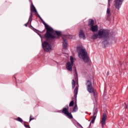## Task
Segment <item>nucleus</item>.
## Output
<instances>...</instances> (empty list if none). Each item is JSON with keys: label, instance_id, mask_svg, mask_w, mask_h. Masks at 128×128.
Segmentation results:
<instances>
[{"label": "nucleus", "instance_id": "obj_1", "mask_svg": "<svg viewBox=\"0 0 128 128\" xmlns=\"http://www.w3.org/2000/svg\"><path fill=\"white\" fill-rule=\"evenodd\" d=\"M46 28L47 30L46 33L45 34L46 38H56V34L58 36H60L62 34V32L59 31H54L52 27L48 26V25L45 24Z\"/></svg>", "mask_w": 128, "mask_h": 128}, {"label": "nucleus", "instance_id": "obj_2", "mask_svg": "<svg viewBox=\"0 0 128 128\" xmlns=\"http://www.w3.org/2000/svg\"><path fill=\"white\" fill-rule=\"evenodd\" d=\"M76 50L80 58L83 60L84 62H88L90 59L88 56V52L86 49H84V48L82 46H80L77 47Z\"/></svg>", "mask_w": 128, "mask_h": 128}, {"label": "nucleus", "instance_id": "obj_3", "mask_svg": "<svg viewBox=\"0 0 128 128\" xmlns=\"http://www.w3.org/2000/svg\"><path fill=\"white\" fill-rule=\"evenodd\" d=\"M110 34L108 31L104 29H100L98 30V34H94L92 38L93 40H96V38H108Z\"/></svg>", "mask_w": 128, "mask_h": 128}, {"label": "nucleus", "instance_id": "obj_4", "mask_svg": "<svg viewBox=\"0 0 128 128\" xmlns=\"http://www.w3.org/2000/svg\"><path fill=\"white\" fill-rule=\"evenodd\" d=\"M86 86H87V90H88V92L90 94L94 93V96H96V93L94 92V88H92V82L88 80L86 83Z\"/></svg>", "mask_w": 128, "mask_h": 128}, {"label": "nucleus", "instance_id": "obj_5", "mask_svg": "<svg viewBox=\"0 0 128 128\" xmlns=\"http://www.w3.org/2000/svg\"><path fill=\"white\" fill-rule=\"evenodd\" d=\"M42 48L45 52H50L52 50V47L50 42L48 41L44 42L42 43Z\"/></svg>", "mask_w": 128, "mask_h": 128}, {"label": "nucleus", "instance_id": "obj_6", "mask_svg": "<svg viewBox=\"0 0 128 128\" xmlns=\"http://www.w3.org/2000/svg\"><path fill=\"white\" fill-rule=\"evenodd\" d=\"M122 2H124V0H114V6L116 10H120V8Z\"/></svg>", "mask_w": 128, "mask_h": 128}, {"label": "nucleus", "instance_id": "obj_7", "mask_svg": "<svg viewBox=\"0 0 128 128\" xmlns=\"http://www.w3.org/2000/svg\"><path fill=\"white\" fill-rule=\"evenodd\" d=\"M62 112L66 114L68 118H72V115L68 112V106L67 108H64Z\"/></svg>", "mask_w": 128, "mask_h": 128}, {"label": "nucleus", "instance_id": "obj_8", "mask_svg": "<svg viewBox=\"0 0 128 128\" xmlns=\"http://www.w3.org/2000/svg\"><path fill=\"white\" fill-rule=\"evenodd\" d=\"M106 114H104L102 116V119L101 120V124L102 126V128H104V126H106Z\"/></svg>", "mask_w": 128, "mask_h": 128}, {"label": "nucleus", "instance_id": "obj_9", "mask_svg": "<svg viewBox=\"0 0 128 128\" xmlns=\"http://www.w3.org/2000/svg\"><path fill=\"white\" fill-rule=\"evenodd\" d=\"M72 66H74V64L68 62H67L66 64V68L68 70H69L70 72H72Z\"/></svg>", "mask_w": 128, "mask_h": 128}, {"label": "nucleus", "instance_id": "obj_10", "mask_svg": "<svg viewBox=\"0 0 128 128\" xmlns=\"http://www.w3.org/2000/svg\"><path fill=\"white\" fill-rule=\"evenodd\" d=\"M79 36L80 38L82 40H86V35L84 34V32L82 30H80L79 32Z\"/></svg>", "mask_w": 128, "mask_h": 128}, {"label": "nucleus", "instance_id": "obj_11", "mask_svg": "<svg viewBox=\"0 0 128 128\" xmlns=\"http://www.w3.org/2000/svg\"><path fill=\"white\" fill-rule=\"evenodd\" d=\"M90 30L94 32H98V25H96V26L92 25L90 27Z\"/></svg>", "mask_w": 128, "mask_h": 128}, {"label": "nucleus", "instance_id": "obj_12", "mask_svg": "<svg viewBox=\"0 0 128 128\" xmlns=\"http://www.w3.org/2000/svg\"><path fill=\"white\" fill-rule=\"evenodd\" d=\"M62 44L64 48H66L68 46V41H66V37H62Z\"/></svg>", "mask_w": 128, "mask_h": 128}, {"label": "nucleus", "instance_id": "obj_13", "mask_svg": "<svg viewBox=\"0 0 128 128\" xmlns=\"http://www.w3.org/2000/svg\"><path fill=\"white\" fill-rule=\"evenodd\" d=\"M30 10L32 12H36V14H38V11H36V8L32 4L30 6Z\"/></svg>", "mask_w": 128, "mask_h": 128}, {"label": "nucleus", "instance_id": "obj_14", "mask_svg": "<svg viewBox=\"0 0 128 128\" xmlns=\"http://www.w3.org/2000/svg\"><path fill=\"white\" fill-rule=\"evenodd\" d=\"M96 112H94L93 118H92V124L94 123V120H96Z\"/></svg>", "mask_w": 128, "mask_h": 128}, {"label": "nucleus", "instance_id": "obj_15", "mask_svg": "<svg viewBox=\"0 0 128 128\" xmlns=\"http://www.w3.org/2000/svg\"><path fill=\"white\" fill-rule=\"evenodd\" d=\"M78 84L77 86H76L74 91V96H76V95L78 94Z\"/></svg>", "mask_w": 128, "mask_h": 128}, {"label": "nucleus", "instance_id": "obj_16", "mask_svg": "<svg viewBox=\"0 0 128 128\" xmlns=\"http://www.w3.org/2000/svg\"><path fill=\"white\" fill-rule=\"evenodd\" d=\"M88 26H89L90 28L92 26H94V20H89V22H88Z\"/></svg>", "mask_w": 128, "mask_h": 128}, {"label": "nucleus", "instance_id": "obj_17", "mask_svg": "<svg viewBox=\"0 0 128 128\" xmlns=\"http://www.w3.org/2000/svg\"><path fill=\"white\" fill-rule=\"evenodd\" d=\"M74 58L72 56H70V64H74Z\"/></svg>", "mask_w": 128, "mask_h": 128}, {"label": "nucleus", "instance_id": "obj_18", "mask_svg": "<svg viewBox=\"0 0 128 128\" xmlns=\"http://www.w3.org/2000/svg\"><path fill=\"white\" fill-rule=\"evenodd\" d=\"M73 112H78V106L76 104L73 109Z\"/></svg>", "mask_w": 128, "mask_h": 128}, {"label": "nucleus", "instance_id": "obj_19", "mask_svg": "<svg viewBox=\"0 0 128 128\" xmlns=\"http://www.w3.org/2000/svg\"><path fill=\"white\" fill-rule=\"evenodd\" d=\"M72 87L74 88V86H76V82H74V80H72Z\"/></svg>", "mask_w": 128, "mask_h": 128}, {"label": "nucleus", "instance_id": "obj_20", "mask_svg": "<svg viewBox=\"0 0 128 128\" xmlns=\"http://www.w3.org/2000/svg\"><path fill=\"white\" fill-rule=\"evenodd\" d=\"M16 120H18V122H22V120L20 118H18Z\"/></svg>", "mask_w": 128, "mask_h": 128}, {"label": "nucleus", "instance_id": "obj_21", "mask_svg": "<svg viewBox=\"0 0 128 128\" xmlns=\"http://www.w3.org/2000/svg\"><path fill=\"white\" fill-rule=\"evenodd\" d=\"M74 101H72L69 104V106H74Z\"/></svg>", "mask_w": 128, "mask_h": 128}, {"label": "nucleus", "instance_id": "obj_22", "mask_svg": "<svg viewBox=\"0 0 128 128\" xmlns=\"http://www.w3.org/2000/svg\"><path fill=\"white\" fill-rule=\"evenodd\" d=\"M78 126L80 128H82V125H80V124H78Z\"/></svg>", "mask_w": 128, "mask_h": 128}, {"label": "nucleus", "instance_id": "obj_23", "mask_svg": "<svg viewBox=\"0 0 128 128\" xmlns=\"http://www.w3.org/2000/svg\"><path fill=\"white\" fill-rule=\"evenodd\" d=\"M24 26H28V24H25Z\"/></svg>", "mask_w": 128, "mask_h": 128}, {"label": "nucleus", "instance_id": "obj_24", "mask_svg": "<svg viewBox=\"0 0 128 128\" xmlns=\"http://www.w3.org/2000/svg\"><path fill=\"white\" fill-rule=\"evenodd\" d=\"M33 120V119H32V118H30V120Z\"/></svg>", "mask_w": 128, "mask_h": 128}, {"label": "nucleus", "instance_id": "obj_25", "mask_svg": "<svg viewBox=\"0 0 128 128\" xmlns=\"http://www.w3.org/2000/svg\"><path fill=\"white\" fill-rule=\"evenodd\" d=\"M40 20H42V18H40Z\"/></svg>", "mask_w": 128, "mask_h": 128}, {"label": "nucleus", "instance_id": "obj_26", "mask_svg": "<svg viewBox=\"0 0 128 128\" xmlns=\"http://www.w3.org/2000/svg\"><path fill=\"white\" fill-rule=\"evenodd\" d=\"M40 38H42V36H40Z\"/></svg>", "mask_w": 128, "mask_h": 128}, {"label": "nucleus", "instance_id": "obj_27", "mask_svg": "<svg viewBox=\"0 0 128 128\" xmlns=\"http://www.w3.org/2000/svg\"><path fill=\"white\" fill-rule=\"evenodd\" d=\"M32 17V13L30 14V18Z\"/></svg>", "mask_w": 128, "mask_h": 128}, {"label": "nucleus", "instance_id": "obj_28", "mask_svg": "<svg viewBox=\"0 0 128 128\" xmlns=\"http://www.w3.org/2000/svg\"><path fill=\"white\" fill-rule=\"evenodd\" d=\"M108 16H109V15H108Z\"/></svg>", "mask_w": 128, "mask_h": 128}, {"label": "nucleus", "instance_id": "obj_29", "mask_svg": "<svg viewBox=\"0 0 128 128\" xmlns=\"http://www.w3.org/2000/svg\"><path fill=\"white\" fill-rule=\"evenodd\" d=\"M29 128H30V127H29Z\"/></svg>", "mask_w": 128, "mask_h": 128}]
</instances>
